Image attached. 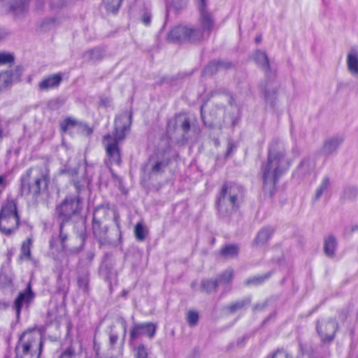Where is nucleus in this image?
I'll use <instances>...</instances> for the list:
<instances>
[{
  "instance_id": "obj_1",
  "label": "nucleus",
  "mask_w": 358,
  "mask_h": 358,
  "mask_svg": "<svg viewBox=\"0 0 358 358\" xmlns=\"http://www.w3.org/2000/svg\"><path fill=\"white\" fill-rule=\"evenodd\" d=\"M292 163L293 159L287 157L283 141L279 138H273L268 145L266 161L261 166L262 189L265 194L273 197L280 178L287 172Z\"/></svg>"
},
{
  "instance_id": "obj_2",
  "label": "nucleus",
  "mask_w": 358,
  "mask_h": 358,
  "mask_svg": "<svg viewBox=\"0 0 358 358\" xmlns=\"http://www.w3.org/2000/svg\"><path fill=\"white\" fill-rule=\"evenodd\" d=\"M179 157L178 151L169 141H162L155 148L148 161L140 169V185L149 194L152 190H157V185L152 182L155 176L162 175L173 162Z\"/></svg>"
},
{
  "instance_id": "obj_3",
  "label": "nucleus",
  "mask_w": 358,
  "mask_h": 358,
  "mask_svg": "<svg viewBox=\"0 0 358 358\" xmlns=\"http://www.w3.org/2000/svg\"><path fill=\"white\" fill-rule=\"evenodd\" d=\"M245 189L241 184L224 182L216 195L215 207L222 221L230 224L244 201Z\"/></svg>"
},
{
  "instance_id": "obj_4",
  "label": "nucleus",
  "mask_w": 358,
  "mask_h": 358,
  "mask_svg": "<svg viewBox=\"0 0 358 358\" xmlns=\"http://www.w3.org/2000/svg\"><path fill=\"white\" fill-rule=\"evenodd\" d=\"M83 208V202L79 197L68 196L57 207V213L62 220L59 225V234L52 236L50 241L51 248H55L57 251L64 250L66 248L68 234L64 231V222L69 220L72 216L79 214Z\"/></svg>"
},
{
  "instance_id": "obj_5",
  "label": "nucleus",
  "mask_w": 358,
  "mask_h": 358,
  "mask_svg": "<svg viewBox=\"0 0 358 358\" xmlns=\"http://www.w3.org/2000/svg\"><path fill=\"white\" fill-rule=\"evenodd\" d=\"M50 181L49 170L45 165L30 168L21 177L22 194L36 199L46 191Z\"/></svg>"
},
{
  "instance_id": "obj_6",
  "label": "nucleus",
  "mask_w": 358,
  "mask_h": 358,
  "mask_svg": "<svg viewBox=\"0 0 358 358\" xmlns=\"http://www.w3.org/2000/svg\"><path fill=\"white\" fill-rule=\"evenodd\" d=\"M43 348L41 334L34 330L25 331L15 347L16 358H40Z\"/></svg>"
},
{
  "instance_id": "obj_7",
  "label": "nucleus",
  "mask_w": 358,
  "mask_h": 358,
  "mask_svg": "<svg viewBox=\"0 0 358 358\" xmlns=\"http://www.w3.org/2000/svg\"><path fill=\"white\" fill-rule=\"evenodd\" d=\"M19 224L17 203L14 199H8L2 204L0 210V231L10 236L17 231Z\"/></svg>"
},
{
  "instance_id": "obj_8",
  "label": "nucleus",
  "mask_w": 358,
  "mask_h": 358,
  "mask_svg": "<svg viewBox=\"0 0 358 358\" xmlns=\"http://www.w3.org/2000/svg\"><path fill=\"white\" fill-rule=\"evenodd\" d=\"M276 76L275 75L264 78L258 85L260 96L265 103V110L272 113H276L278 110L280 85Z\"/></svg>"
},
{
  "instance_id": "obj_9",
  "label": "nucleus",
  "mask_w": 358,
  "mask_h": 358,
  "mask_svg": "<svg viewBox=\"0 0 358 358\" xmlns=\"http://www.w3.org/2000/svg\"><path fill=\"white\" fill-rule=\"evenodd\" d=\"M190 129L191 121L189 117L176 115L173 118L167 121L166 133L170 139L176 138L182 144H185L190 138L189 135Z\"/></svg>"
},
{
  "instance_id": "obj_10",
  "label": "nucleus",
  "mask_w": 358,
  "mask_h": 358,
  "mask_svg": "<svg viewBox=\"0 0 358 358\" xmlns=\"http://www.w3.org/2000/svg\"><path fill=\"white\" fill-rule=\"evenodd\" d=\"M108 209L103 204H101L94 208L93 210L92 230L94 237L97 241L99 248L104 246L111 247L114 244L109 240L107 232L108 226L102 225V220L106 218Z\"/></svg>"
},
{
  "instance_id": "obj_11",
  "label": "nucleus",
  "mask_w": 358,
  "mask_h": 358,
  "mask_svg": "<svg viewBox=\"0 0 358 358\" xmlns=\"http://www.w3.org/2000/svg\"><path fill=\"white\" fill-rule=\"evenodd\" d=\"M167 41L174 43L199 44L201 43V34L194 27L178 24L169 30L166 36Z\"/></svg>"
},
{
  "instance_id": "obj_12",
  "label": "nucleus",
  "mask_w": 358,
  "mask_h": 358,
  "mask_svg": "<svg viewBox=\"0 0 358 358\" xmlns=\"http://www.w3.org/2000/svg\"><path fill=\"white\" fill-rule=\"evenodd\" d=\"M115 259L112 252H106L101 258L98 274L107 284L110 292H113V286L118 285V272L115 268Z\"/></svg>"
},
{
  "instance_id": "obj_13",
  "label": "nucleus",
  "mask_w": 358,
  "mask_h": 358,
  "mask_svg": "<svg viewBox=\"0 0 358 358\" xmlns=\"http://www.w3.org/2000/svg\"><path fill=\"white\" fill-rule=\"evenodd\" d=\"M194 3L199 14V22L200 24V27H194V29L199 31L201 42L204 34L207 33L209 35L213 30L215 19L208 10V0H194Z\"/></svg>"
},
{
  "instance_id": "obj_14",
  "label": "nucleus",
  "mask_w": 358,
  "mask_h": 358,
  "mask_svg": "<svg viewBox=\"0 0 358 358\" xmlns=\"http://www.w3.org/2000/svg\"><path fill=\"white\" fill-rule=\"evenodd\" d=\"M157 324L152 322L143 323L134 322L129 331V344L133 345L141 336H146L149 338H153L157 332Z\"/></svg>"
},
{
  "instance_id": "obj_15",
  "label": "nucleus",
  "mask_w": 358,
  "mask_h": 358,
  "mask_svg": "<svg viewBox=\"0 0 358 358\" xmlns=\"http://www.w3.org/2000/svg\"><path fill=\"white\" fill-rule=\"evenodd\" d=\"M123 118H127L128 123L124 124L121 128L115 127L113 134H107L103 137V142L114 143L116 142L119 145L120 141L125 138L126 132L130 130L132 123L133 111L131 108L129 110H125L124 114L120 116Z\"/></svg>"
},
{
  "instance_id": "obj_16",
  "label": "nucleus",
  "mask_w": 358,
  "mask_h": 358,
  "mask_svg": "<svg viewBox=\"0 0 358 358\" xmlns=\"http://www.w3.org/2000/svg\"><path fill=\"white\" fill-rule=\"evenodd\" d=\"M35 297V294L32 290L31 285L28 283L26 289L20 292L15 298L13 303V308L15 310L16 316L20 317L21 310L24 306L28 308Z\"/></svg>"
},
{
  "instance_id": "obj_17",
  "label": "nucleus",
  "mask_w": 358,
  "mask_h": 358,
  "mask_svg": "<svg viewBox=\"0 0 358 358\" xmlns=\"http://www.w3.org/2000/svg\"><path fill=\"white\" fill-rule=\"evenodd\" d=\"M193 73L194 70L189 72L179 71L177 74L173 76H163L156 82V85L158 86L167 85L169 87L172 88L180 87L183 83L184 79L190 77Z\"/></svg>"
},
{
  "instance_id": "obj_18",
  "label": "nucleus",
  "mask_w": 358,
  "mask_h": 358,
  "mask_svg": "<svg viewBox=\"0 0 358 358\" xmlns=\"http://www.w3.org/2000/svg\"><path fill=\"white\" fill-rule=\"evenodd\" d=\"M338 330V323L335 317H330L325 324V331H331V334H324L320 324V321H317L316 331L318 336L321 338L322 343H329L332 342L336 336V334Z\"/></svg>"
},
{
  "instance_id": "obj_19",
  "label": "nucleus",
  "mask_w": 358,
  "mask_h": 358,
  "mask_svg": "<svg viewBox=\"0 0 358 358\" xmlns=\"http://www.w3.org/2000/svg\"><path fill=\"white\" fill-rule=\"evenodd\" d=\"M252 59L264 71V78L276 75V71L272 69L269 58L266 52L257 49L254 52Z\"/></svg>"
},
{
  "instance_id": "obj_20",
  "label": "nucleus",
  "mask_w": 358,
  "mask_h": 358,
  "mask_svg": "<svg viewBox=\"0 0 358 358\" xmlns=\"http://www.w3.org/2000/svg\"><path fill=\"white\" fill-rule=\"evenodd\" d=\"M344 141L345 138L342 135L333 136L326 139L321 148L322 154L326 157L336 154Z\"/></svg>"
},
{
  "instance_id": "obj_21",
  "label": "nucleus",
  "mask_w": 358,
  "mask_h": 358,
  "mask_svg": "<svg viewBox=\"0 0 358 358\" xmlns=\"http://www.w3.org/2000/svg\"><path fill=\"white\" fill-rule=\"evenodd\" d=\"M2 4L9 13L18 17L27 10L29 0H3Z\"/></svg>"
},
{
  "instance_id": "obj_22",
  "label": "nucleus",
  "mask_w": 358,
  "mask_h": 358,
  "mask_svg": "<svg viewBox=\"0 0 358 358\" xmlns=\"http://www.w3.org/2000/svg\"><path fill=\"white\" fill-rule=\"evenodd\" d=\"M275 229L271 226H265L261 228L257 233L252 246L253 248H261L266 245L271 239Z\"/></svg>"
},
{
  "instance_id": "obj_23",
  "label": "nucleus",
  "mask_w": 358,
  "mask_h": 358,
  "mask_svg": "<svg viewBox=\"0 0 358 358\" xmlns=\"http://www.w3.org/2000/svg\"><path fill=\"white\" fill-rule=\"evenodd\" d=\"M240 252V247L236 243H225L217 252L220 259L224 260L236 258Z\"/></svg>"
},
{
  "instance_id": "obj_24",
  "label": "nucleus",
  "mask_w": 358,
  "mask_h": 358,
  "mask_svg": "<svg viewBox=\"0 0 358 358\" xmlns=\"http://www.w3.org/2000/svg\"><path fill=\"white\" fill-rule=\"evenodd\" d=\"M105 144L106 151L110 163L120 165L122 162L120 145L114 143L103 142Z\"/></svg>"
},
{
  "instance_id": "obj_25",
  "label": "nucleus",
  "mask_w": 358,
  "mask_h": 358,
  "mask_svg": "<svg viewBox=\"0 0 358 358\" xmlns=\"http://www.w3.org/2000/svg\"><path fill=\"white\" fill-rule=\"evenodd\" d=\"M201 119L203 125L209 129H215L217 120V109L212 108L208 115L204 113V103L200 106Z\"/></svg>"
},
{
  "instance_id": "obj_26",
  "label": "nucleus",
  "mask_w": 358,
  "mask_h": 358,
  "mask_svg": "<svg viewBox=\"0 0 358 358\" xmlns=\"http://www.w3.org/2000/svg\"><path fill=\"white\" fill-rule=\"evenodd\" d=\"M252 302V296L248 295L236 300L225 306L224 309L230 314H234L238 310H246Z\"/></svg>"
},
{
  "instance_id": "obj_27",
  "label": "nucleus",
  "mask_w": 358,
  "mask_h": 358,
  "mask_svg": "<svg viewBox=\"0 0 358 358\" xmlns=\"http://www.w3.org/2000/svg\"><path fill=\"white\" fill-rule=\"evenodd\" d=\"M275 273V270H271L268 272H266L264 274L262 275H253L251 277H249L247 278L244 282L243 285L245 287H258L266 282L268 279L271 278V277Z\"/></svg>"
},
{
  "instance_id": "obj_28",
  "label": "nucleus",
  "mask_w": 358,
  "mask_h": 358,
  "mask_svg": "<svg viewBox=\"0 0 358 358\" xmlns=\"http://www.w3.org/2000/svg\"><path fill=\"white\" fill-rule=\"evenodd\" d=\"M62 78L59 73L52 74L43 78L38 84L39 89L47 91L59 85Z\"/></svg>"
},
{
  "instance_id": "obj_29",
  "label": "nucleus",
  "mask_w": 358,
  "mask_h": 358,
  "mask_svg": "<svg viewBox=\"0 0 358 358\" xmlns=\"http://www.w3.org/2000/svg\"><path fill=\"white\" fill-rule=\"evenodd\" d=\"M311 169L310 159L309 157L303 158L296 168L293 171L292 177H305L310 174Z\"/></svg>"
},
{
  "instance_id": "obj_30",
  "label": "nucleus",
  "mask_w": 358,
  "mask_h": 358,
  "mask_svg": "<svg viewBox=\"0 0 358 358\" xmlns=\"http://www.w3.org/2000/svg\"><path fill=\"white\" fill-rule=\"evenodd\" d=\"M338 248V241L333 234H329L324 239V252L329 258L335 256L336 249Z\"/></svg>"
},
{
  "instance_id": "obj_31",
  "label": "nucleus",
  "mask_w": 358,
  "mask_h": 358,
  "mask_svg": "<svg viewBox=\"0 0 358 358\" xmlns=\"http://www.w3.org/2000/svg\"><path fill=\"white\" fill-rule=\"evenodd\" d=\"M17 71L13 69L0 72V91L10 86L13 80L17 79Z\"/></svg>"
},
{
  "instance_id": "obj_32",
  "label": "nucleus",
  "mask_w": 358,
  "mask_h": 358,
  "mask_svg": "<svg viewBox=\"0 0 358 358\" xmlns=\"http://www.w3.org/2000/svg\"><path fill=\"white\" fill-rule=\"evenodd\" d=\"M189 0H172L170 5H166V20L169 17V11L171 9L173 10L176 15L180 14L182 11L186 10Z\"/></svg>"
},
{
  "instance_id": "obj_33",
  "label": "nucleus",
  "mask_w": 358,
  "mask_h": 358,
  "mask_svg": "<svg viewBox=\"0 0 358 358\" xmlns=\"http://www.w3.org/2000/svg\"><path fill=\"white\" fill-rule=\"evenodd\" d=\"M234 273L232 268H228L219 273L215 278L218 287L220 285L227 287L232 284Z\"/></svg>"
},
{
  "instance_id": "obj_34",
  "label": "nucleus",
  "mask_w": 358,
  "mask_h": 358,
  "mask_svg": "<svg viewBox=\"0 0 358 358\" xmlns=\"http://www.w3.org/2000/svg\"><path fill=\"white\" fill-rule=\"evenodd\" d=\"M218 285L215 278H203L201 280L199 289L208 295L216 293Z\"/></svg>"
},
{
  "instance_id": "obj_35",
  "label": "nucleus",
  "mask_w": 358,
  "mask_h": 358,
  "mask_svg": "<svg viewBox=\"0 0 358 358\" xmlns=\"http://www.w3.org/2000/svg\"><path fill=\"white\" fill-rule=\"evenodd\" d=\"M347 66L352 73L358 75V54L356 50H351L347 55Z\"/></svg>"
},
{
  "instance_id": "obj_36",
  "label": "nucleus",
  "mask_w": 358,
  "mask_h": 358,
  "mask_svg": "<svg viewBox=\"0 0 358 358\" xmlns=\"http://www.w3.org/2000/svg\"><path fill=\"white\" fill-rule=\"evenodd\" d=\"M134 233L138 241H144L148 234V229L143 222H138L134 228Z\"/></svg>"
},
{
  "instance_id": "obj_37",
  "label": "nucleus",
  "mask_w": 358,
  "mask_h": 358,
  "mask_svg": "<svg viewBox=\"0 0 358 358\" xmlns=\"http://www.w3.org/2000/svg\"><path fill=\"white\" fill-rule=\"evenodd\" d=\"M219 69L217 64L216 59H212L208 62L206 65L202 69L201 74V76L212 77L217 73Z\"/></svg>"
},
{
  "instance_id": "obj_38",
  "label": "nucleus",
  "mask_w": 358,
  "mask_h": 358,
  "mask_svg": "<svg viewBox=\"0 0 358 358\" xmlns=\"http://www.w3.org/2000/svg\"><path fill=\"white\" fill-rule=\"evenodd\" d=\"M330 185V179L328 176H325L322 180L321 184L319 185V187L317 188L315 192V195L313 198V203H315L317 201H318L323 193L328 189V187Z\"/></svg>"
},
{
  "instance_id": "obj_39",
  "label": "nucleus",
  "mask_w": 358,
  "mask_h": 358,
  "mask_svg": "<svg viewBox=\"0 0 358 358\" xmlns=\"http://www.w3.org/2000/svg\"><path fill=\"white\" fill-rule=\"evenodd\" d=\"M122 0H103L106 10L113 14H117Z\"/></svg>"
},
{
  "instance_id": "obj_40",
  "label": "nucleus",
  "mask_w": 358,
  "mask_h": 358,
  "mask_svg": "<svg viewBox=\"0 0 358 358\" xmlns=\"http://www.w3.org/2000/svg\"><path fill=\"white\" fill-rule=\"evenodd\" d=\"M358 194V188L356 187H347L343 190V195L341 197L343 201L345 200L355 201Z\"/></svg>"
},
{
  "instance_id": "obj_41",
  "label": "nucleus",
  "mask_w": 358,
  "mask_h": 358,
  "mask_svg": "<svg viewBox=\"0 0 358 358\" xmlns=\"http://www.w3.org/2000/svg\"><path fill=\"white\" fill-rule=\"evenodd\" d=\"M199 320V314L197 311L191 310L187 313V322L191 327L196 326Z\"/></svg>"
},
{
  "instance_id": "obj_42",
  "label": "nucleus",
  "mask_w": 358,
  "mask_h": 358,
  "mask_svg": "<svg viewBox=\"0 0 358 358\" xmlns=\"http://www.w3.org/2000/svg\"><path fill=\"white\" fill-rule=\"evenodd\" d=\"M258 331V329H255L250 332H248L245 334L242 337H240L236 341V345L239 348H243L245 345L247 341L252 337H254L257 332Z\"/></svg>"
},
{
  "instance_id": "obj_43",
  "label": "nucleus",
  "mask_w": 358,
  "mask_h": 358,
  "mask_svg": "<svg viewBox=\"0 0 358 358\" xmlns=\"http://www.w3.org/2000/svg\"><path fill=\"white\" fill-rule=\"evenodd\" d=\"M32 244V240L31 238H27L25 241L22 243L21 247V257H25L29 259L31 256V246Z\"/></svg>"
},
{
  "instance_id": "obj_44",
  "label": "nucleus",
  "mask_w": 358,
  "mask_h": 358,
  "mask_svg": "<svg viewBox=\"0 0 358 358\" xmlns=\"http://www.w3.org/2000/svg\"><path fill=\"white\" fill-rule=\"evenodd\" d=\"M106 50L101 47L91 48V61H100L104 56Z\"/></svg>"
},
{
  "instance_id": "obj_45",
  "label": "nucleus",
  "mask_w": 358,
  "mask_h": 358,
  "mask_svg": "<svg viewBox=\"0 0 358 358\" xmlns=\"http://www.w3.org/2000/svg\"><path fill=\"white\" fill-rule=\"evenodd\" d=\"M134 358H148V353L147 348L143 343H140L136 347L134 348Z\"/></svg>"
},
{
  "instance_id": "obj_46",
  "label": "nucleus",
  "mask_w": 358,
  "mask_h": 358,
  "mask_svg": "<svg viewBox=\"0 0 358 358\" xmlns=\"http://www.w3.org/2000/svg\"><path fill=\"white\" fill-rule=\"evenodd\" d=\"M110 181L109 171L107 169H102L99 172V186L107 187Z\"/></svg>"
},
{
  "instance_id": "obj_47",
  "label": "nucleus",
  "mask_w": 358,
  "mask_h": 358,
  "mask_svg": "<svg viewBox=\"0 0 358 358\" xmlns=\"http://www.w3.org/2000/svg\"><path fill=\"white\" fill-rule=\"evenodd\" d=\"M217 60V64L220 70H229L233 69L236 68V64L230 60L228 59H218Z\"/></svg>"
},
{
  "instance_id": "obj_48",
  "label": "nucleus",
  "mask_w": 358,
  "mask_h": 358,
  "mask_svg": "<svg viewBox=\"0 0 358 358\" xmlns=\"http://www.w3.org/2000/svg\"><path fill=\"white\" fill-rule=\"evenodd\" d=\"M152 18V15L151 11L148 8H145L141 17V22L145 26L148 27L151 24Z\"/></svg>"
},
{
  "instance_id": "obj_49",
  "label": "nucleus",
  "mask_w": 358,
  "mask_h": 358,
  "mask_svg": "<svg viewBox=\"0 0 358 358\" xmlns=\"http://www.w3.org/2000/svg\"><path fill=\"white\" fill-rule=\"evenodd\" d=\"M76 126V121L71 119V118H66L64 120V121L62 123L61 127L63 131H67L71 128H73Z\"/></svg>"
},
{
  "instance_id": "obj_50",
  "label": "nucleus",
  "mask_w": 358,
  "mask_h": 358,
  "mask_svg": "<svg viewBox=\"0 0 358 358\" xmlns=\"http://www.w3.org/2000/svg\"><path fill=\"white\" fill-rule=\"evenodd\" d=\"M14 61V57L11 54L0 52V65L11 63Z\"/></svg>"
},
{
  "instance_id": "obj_51",
  "label": "nucleus",
  "mask_w": 358,
  "mask_h": 358,
  "mask_svg": "<svg viewBox=\"0 0 358 358\" xmlns=\"http://www.w3.org/2000/svg\"><path fill=\"white\" fill-rule=\"evenodd\" d=\"M236 149H237L236 143L232 141H229V143L227 144V150L224 154V157L225 158L230 157L231 156V155L236 151Z\"/></svg>"
},
{
  "instance_id": "obj_52",
  "label": "nucleus",
  "mask_w": 358,
  "mask_h": 358,
  "mask_svg": "<svg viewBox=\"0 0 358 358\" xmlns=\"http://www.w3.org/2000/svg\"><path fill=\"white\" fill-rule=\"evenodd\" d=\"M78 284L80 289L83 291L87 292L88 290L89 280L87 276L81 277L79 276L78 278Z\"/></svg>"
},
{
  "instance_id": "obj_53",
  "label": "nucleus",
  "mask_w": 358,
  "mask_h": 358,
  "mask_svg": "<svg viewBox=\"0 0 358 358\" xmlns=\"http://www.w3.org/2000/svg\"><path fill=\"white\" fill-rule=\"evenodd\" d=\"M117 322L120 323L123 329V334H122V343H124L125 338L127 336V320L123 317H118L117 318Z\"/></svg>"
},
{
  "instance_id": "obj_54",
  "label": "nucleus",
  "mask_w": 358,
  "mask_h": 358,
  "mask_svg": "<svg viewBox=\"0 0 358 358\" xmlns=\"http://www.w3.org/2000/svg\"><path fill=\"white\" fill-rule=\"evenodd\" d=\"M268 306V300L266 299L262 303H257L252 306V311H264Z\"/></svg>"
},
{
  "instance_id": "obj_55",
  "label": "nucleus",
  "mask_w": 358,
  "mask_h": 358,
  "mask_svg": "<svg viewBox=\"0 0 358 358\" xmlns=\"http://www.w3.org/2000/svg\"><path fill=\"white\" fill-rule=\"evenodd\" d=\"M9 182L8 180V176L6 174L0 175V194L6 189L8 185Z\"/></svg>"
},
{
  "instance_id": "obj_56",
  "label": "nucleus",
  "mask_w": 358,
  "mask_h": 358,
  "mask_svg": "<svg viewBox=\"0 0 358 358\" xmlns=\"http://www.w3.org/2000/svg\"><path fill=\"white\" fill-rule=\"evenodd\" d=\"M282 353H284V348H278L276 350L268 355L265 358H283Z\"/></svg>"
},
{
  "instance_id": "obj_57",
  "label": "nucleus",
  "mask_w": 358,
  "mask_h": 358,
  "mask_svg": "<svg viewBox=\"0 0 358 358\" xmlns=\"http://www.w3.org/2000/svg\"><path fill=\"white\" fill-rule=\"evenodd\" d=\"M276 316V311L272 312L271 314H269L260 324V325L257 327L256 329H258V331L262 328H264L272 319L274 318Z\"/></svg>"
},
{
  "instance_id": "obj_58",
  "label": "nucleus",
  "mask_w": 358,
  "mask_h": 358,
  "mask_svg": "<svg viewBox=\"0 0 358 358\" xmlns=\"http://www.w3.org/2000/svg\"><path fill=\"white\" fill-rule=\"evenodd\" d=\"M111 101L110 98L101 96L99 98V106L103 108H108L110 106Z\"/></svg>"
},
{
  "instance_id": "obj_59",
  "label": "nucleus",
  "mask_w": 358,
  "mask_h": 358,
  "mask_svg": "<svg viewBox=\"0 0 358 358\" xmlns=\"http://www.w3.org/2000/svg\"><path fill=\"white\" fill-rule=\"evenodd\" d=\"M73 355V350L71 348H69L61 354L59 358H72Z\"/></svg>"
},
{
  "instance_id": "obj_60",
  "label": "nucleus",
  "mask_w": 358,
  "mask_h": 358,
  "mask_svg": "<svg viewBox=\"0 0 358 358\" xmlns=\"http://www.w3.org/2000/svg\"><path fill=\"white\" fill-rule=\"evenodd\" d=\"M201 352L198 346L194 347L187 358H200Z\"/></svg>"
},
{
  "instance_id": "obj_61",
  "label": "nucleus",
  "mask_w": 358,
  "mask_h": 358,
  "mask_svg": "<svg viewBox=\"0 0 358 358\" xmlns=\"http://www.w3.org/2000/svg\"><path fill=\"white\" fill-rule=\"evenodd\" d=\"M118 339V334L110 332L109 334V343L111 347H113L114 345L117 343Z\"/></svg>"
},
{
  "instance_id": "obj_62",
  "label": "nucleus",
  "mask_w": 358,
  "mask_h": 358,
  "mask_svg": "<svg viewBox=\"0 0 358 358\" xmlns=\"http://www.w3.org/2000/svg\"><path fill=\"white\" fill-rule=\"evenodd\" d=\"M8 122L6 120H3L0 119V141L2 139L3 136V128L5 127H8Z\"/></svg>"
},
{
  "instance_id": "obj_63",
  "label": "nucleus",
  "mask_w": 358,
  "mask_h": 358,
  "mask_svg": "<svg viewBox=\"0 0 358 358\" xmlns=\"http://www.w3.org/2000/svg\"><path fill=\"white\" fill-rule=\"evenodd\" d=\"M10 34V31L4 27H0V41L4 39Z\"/></svg>"
},
{
  "instance_id": "obj_64",
  "label": "nucleus",
  "mask_w": 358,
  "mask_h": 358,
  "mask_svg": "<svg viewBox=\"0 0 358 358\" xmlns=\"http://www.w3.org/2000/svg\"><path fill=\"white\" fill-rule=\"evenodd\" d=\"M240 119H241V117H240L239 114H238L236 116L232 115L231 117V127H234L238 124Z\"/></svg>"
}]
</instances>
